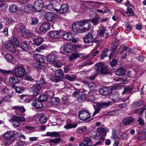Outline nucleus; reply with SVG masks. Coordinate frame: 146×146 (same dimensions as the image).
<instances>
[{
  "instance_id": "nucleus-1",
  "label": "nucleus",
  "mask_w": 146,
  "mask_h": 146,
  "mask_svg": "<svg viewBox=\"0 0 146 146\" xmlns=\"http://www.w3.org/2000/svg\"><path fill=\"white\" fill-rule=\"evenodd\" d=\"M90 22L96 25L98 24L100 22L99 18L89 19L85 20L76 23L72 25L73 31L75 32L83 33L87 32L90 30L91 26Z\"/></svg>"
},
{
  "instance_id": "nucleus-2",
  "label": "nucleus",
  "mask_w": 146,
  "mask_h": 146,
  "mask_svg": "<svg viewBox=\"0 0 146 146\" xmlns=\"http://www.w3.org/2000/svg\"><path fill=\"white\" fill-rule=\"evenodd\" d=\"M12 73L17 77L22 78L26 74L25 67L22 65L17 66L12 70Z\"/></svg>"
},
{
  "instance_id": "nucleus-3",
  "label": "nucleus",
  "mask_w": 146,
  "mask_h": 146,
  "mask_svg": "<svg viewBox=\"0 0 146 146\" xmlns=\"http://www.w3.org/2000/svg\"><path fill=\"white\" fill-rule=\"evenodd\" d=\"M96 32L93 31H90L88 34L83 37L85 43H88L92 42L95 38Z\"/></svg>"
},
{
  "instance_id": "nucleus-4",
  "label": "nucleus",
  "mask_w": 146,
  "mask_h": 146,
  "mask_svg": "<svg viewBox=\"0 0 146 146\" xmlns=\"http://www.w3.org/2000/svg\"><path fill=\"white\" fill-rule=\"evenodd\" d=\"M12 120L13 126L15 127H17L20 125V122L25 121V119L23 117L15 115L12 117Z\"/></svg>"
},
{
  "instance_id": "nucleus-5",
  "label": "nucleus",
  "mask_w": 146,
  "mask_h": 146,
  "mask_svg": "<svg viewBox=\"0 0 146 146\" xmlns=\"http://www.w3.org/2000/svg\"><path fill=\"white\" fill-rule=\"evenodd\" d=\"M105 29L102 28L100 29L97 31V35L96 37L94 39L95 42H98L100 41H102L104 40V34L105 33Z\"/></svg>"
},
{
  "instance_id": "nucleus-6",
  "label": "nucleus",
  "mask_w": 146,
  "mask_h": 146,
  "mask_svg": "<svg viewBox=\"0 0 146 146\" xmlns=\"http://www.w3.org/2000/svg\"><path fill=\"white\" fill-rule=\"evenodd\" d=\"M43 1L42 0H37L34 3L35 9L38 12H41L43 7Z\"/></svg>"
},
{
  "instance_id": "nucleus-7",
  "label": "nucleus",
  "mask_w": 146,
  "mask_h": 146,
  "mask_svg": "<svg viewBox=\"0 0 146 146\" xmlns=\"http://www.w3.org/2000/svg\"><path fill=\"white\" fill-rule=\"evenodd\" d=\"M78 116L81 120H86L90 118V115L86 111L81 110L80 111Z\"/></svg>"
},
{
  "instance_id": "nucleus-8",
  "label": "nucleus",
  "mask_w": 146,
  "mask_h": 146,
  "mask_svg": "<svg viewBox=\"0 0 146 146\" xmlns=\"http://www.w3.org/2000/svg\"><path fill=\"white\" fill-rule=\"evenodd\" d=\"M98 66V70H100L101 74H106L108 72V69L106 67L104 66L101 63L96 64Z\"/></svg>"
},
{
  "instance_id": "nucleus-9",
  "label": "nucleus",
  "mask_w": 146,
  "mask_h": 146,
  "mask_svg": "<svg viewBox=\"0 0 146 146\" xmlns=\"http://www.w3.org/2000/svg\"><path fill=\"white\" fill-rule=\"evenodd\" d=\"M111 92L110 88L108 87H105L103 88L100 89L99 90V93L103 96H106L110 94Z\"/></svg>"
},
{
  "instance_id": "nucleus-10",
  "label": "nucleus",
  "mask_w": 146,
  "mask_h": 146,
  "mask_svg": "<svg viewBox=\"0 0 146 146\" xmlns=\"http://www.w3.org/2000/svg\"><path fill=\"white\" fill-rule=\"evenodd\" d=\"M55 0H49V2H51V1L52 3L48 5L45 6V11H48V10H50V11H53L54 10L56 12H58V10L57 9H54V6L52 5V4H54V2Z\"/></svg>"
},
{
  "instance_id": "nucleus-11",
  "label": "nucleus",
  "mask_w": 146,
  "mask_h": 146,
  "mask_svg": "<svg viewBox=\"0 0 146 146\" xmlns=\"http://www.w3.org/2000/svg\"><path fill=\"white\" fill-rule=\"evenodd\" d=\"M73 47L72 44L70 43L66 44L64 46V51L65 53H70L72 51Z\"/></svg>"
},
{
  "instance_id": "nucleus-12",
  "label": "nucleus",
  "mask_w": 146,
  "mask_h": 146,
  "mask_svg": "<svg viewBox=\"0 0 146 146\" xmlns=\"http://www.w3.org/2000/svg\"><path fill=\"white\" fill-rule=\"evenodd\" d=\"M57 56L54 54H50L46 57V60L48 62L53 64L56 60Z\"/></svg>"
},
{
  "instance_id": "nucleus-13",
  "label": "nucleus",
  "mask_w": 146,
  "mask_h": 146,
  "mask_svg": "<svg viewBox=\"0 0 146 146\" xmlns=\"http://www.w3.org/2000/svg\"><path fill=\"white\" fill-rule=\"evenodd\" d=\"M45 17L47 21H51L54 20L55 19V15L52 12L47 13L45 14Z\"/></svg>"
},
{
  "instance_id": "nucleus-14",
  "label": "nucleus",
  "mask_w": 146,
  "mask_h": 146,
  "mask_svg": "<svg viewBox=\"0 0 146 146\" xmlns=\"http://www.w3.org/2000/svg\"><path fill=\"white\" fill-rule=\"evenodd\" d=\"M40 89V86H38L36 84L34 85L32 87V90L34 96H36L38 95Z\"/></svg>"
},
{
  "instance_id": "nucleus-15",
  "label": "nucleus",
  "mask_w": 146,
  "mask_h": 146,
  "mask_svg": "<svg viewBox=\"0 0 146 146\" xmlns=\"http://www.w3.org/2000/svg\"><path fill=\"white\" fill-rule=\"evenodd\" d=\"M50 24L48 23H45L43 24L40 27V29L42 32L47 31L50 28Z\"/></svg>"
},
{
  "instance_id": "nucleus-16",
  "label": "nucleus",
  "mask_w": 146,
  "mask_h": 146,
  "mask_svg": "<svg viewBox=\"0 0 146 146\" xmlns=\"http://www.w3.org/2000/svg\"><path fill=\"white\" fill-rule=\"evenodd\" d=\"M13 109L15 110V112L19 115L22 114L25 111V110L24 108L18 106H14Z\"/></svg>"
},
{
  "instance_id": "nucleus-17",
  "label": "nucleus",
  "mask_w": 146,
  "mask_h": 146,
  "mask_svg": "<svg viewBox=\"0 0 146 146\" xmlns=\"http://www.w3.org/2000/svg\"><path fill=\"white\" fill-rule=\"evenodd\" d=\"M126 70L124 68L121 67L115 71V74L118 76H121L125 74Z\"/></svg>"
},
{
  "instance_id": "nucleus-18",
  "label": "nucleus",
  "mask_w": 146,
  "mask_h": 146,
  "mask_svg": "<svg viewBox=\"0 0 146 146\" xmlns=\"http://www.w3.org/2000/svg\"><path fill=\"white\" fill-rule=\"evenodd\" d=\"M60 32L57 31H52L50 32L49 35L50 37L54 39L58 38L60 37Z\"/></svg>"
},
{
  "instance_id": "nucleus-19",
  "label": "nucleus",
  "mask_w": 146,
  "mask_h": 146,
  "mask_svg": "<svg viewBox=\"0 0 146 146\" xmlns=\"http://www.w3.org/2000/svg\"><path fill=\"white\" fill-rule=\"evenodd\" d=\"M16 47L17 46L9 42L7 43L5 45L6 48L9 51L13 52L16 51Z\"/></svg>"
},
{
  "instance_id": "nucleus-20",
  "label": "nucleus",
  "mask_w": 146,
  "mask_h": 146,
  "mask_svg": "<svg viewBox=\"0 0 146 146\" xmlns=\"http://www.w3.org/2000/svg\"><path fill=\"white\" fill-rule=\"evenodd\" d=\"M110 103V102H97L96 105L97 107L101 109L106 108L109 106Z\"/></svg>"
},
{
  "instance_id": "nucleus-21",
  "label": "nucleus",
  "mask_w": 146,
  "mask_h": 146,
  "mask_svg": "<svg viewBox=\"0 0 146 146\" xmlns=\"http://www.w3.org/2000/svg\"><path fill=\"white\" fill-rule=\"evenodd\" d=\"M15 29L18 32H22L25 31V28L24 25L22 23L17 24L15 25Z\"/></svg>"
},
{
  "instance_id": "nucleus-22",
  "label": "nucleus",
  "mask_w": 146,
  "mask_h": 146,
  "mask_svg": "<svg viewBox=\"0 0 146 146\" xmlns=\"http://www.w3.org/2000/svg\"><path fill=\"white\" fill-rule=\"evenodd\" d=\"M83 82L85 85H88L89 88L91 90H93L95 89V88L96 87V85L93 82H89L85 80L83 81Z\"/></svg>"
},
{
  "instance_id": "nucleus-23",
  "label": "nucleus",
  "mask_w": 146,
  "mask_h": 146,
  "mask_svg": "<svg viewBox=\"0 0 146 146\" xmlns=\"http://www.w3.org/2000/svg\"><path fill=\"white\" fill-rule=\"evenodd\" d=\"M134 121V119L133 118L131 117H128L124 119L123 120V122L125 125H127Z\"/></svg>"
},
{
  "instance_id": "nucleus-24",
  "label": "nucleus",
  "mask_w": 146,
  "mask_h": 146,
  "mask_svg": "<svg viewBox=\"0 0 146 146\" xmlns=\"http://www.w3.org/2000/svg\"><path fill=\"white\" fill-rule=\"evenodd\" d=\"M69 9V7L68 5L66 4L62 5L59 9V12L60 13L62 14L66 13Z\"/></svg>"
},
{
  "instance_id": "nucleus-25",
  "label": "nucleus",
  "mask_w": 146,
  "mask_h": 146,
  "mask_svg": "<svg viewBox=\"0 0 146 146\" xmlns=\"http://www.w3.org/2000/svg\"><path fill=\"white\" fill-rule=\"evenodd\" d=\"M15 134V132L13 131H7L4 134V138L7 139H10L12 138Z\"/></svg>"
},
{
  "instance_id": "nucleus-26",
  "label": "nucleus",
  "mask_w": 146,
  "mask_h": 146,
  "mask_svg": "<svg viewBox=\"0 0 146 146\" xmlns=\"http://www.w3.org/2000/svg\"><path fill=\"white\" fill-rule=\"evenodd\" d=\"M33 106L37 108H40L43 106L42 102L38 100L37 101H35L32 104Z\"/></svg>"
},
{
  "instance_id": "nucleus-27",
  "label": "nucleus",
  "mask_w": 146,
  "mask_h": 146,
  "mask_svg": "<svg viewBox=\"0 0 146 146\" xmlns=\"http://www.w3.org/2000/svg\"><path fill=\"white\" fill-rule=\"evenodd\" d=\"M73 37V35L70 32L65 33L63 35V38L66 40H71Z\"/></svg>"
},
{
  "instance_id": "nucleus-28",
  "label": "nucleus",
  "mask_w": 146,
  "mask_h": 146,
  "mask_svg": "<svg viewBox=\"0 0 146 146\" xmlns=\"http://www.w3.org/2000/svg\"><path fill=\"white\" fill-rule=\"evenodd\" d=\"M33 57L36 60L41 63H43L45 61L42 55L39 54H36L34 55Z\"/></svg>"
},
{
  "instance_id": "nucleus-29",
  "label": "nucleus",
  "mask_w": 146,
  "mask_h": 146,
  "mask_svg": "<svg viewBox=\"0 0 146 146\" xmlns=\"http://www.w3.org/2000/svg\"><path fill=\"white\" fill-rule=\"evenodd\" d=\"M17 77L13 76H11L9 78V81L11 83L13 84H18L19 82V81Z\"/></svg>"
},
{
  "instance_id": "nucleus-30",
  "label": "nucleus",
  "mask_w": 146,
  "mask_h": 146,
  "mask_svg": "<svg viewBox=\"0 0 146 146\" xmlns=\"http://www.w3.org/2000/svg\"><path fill=\"white\" fill-rule=\"evenodd\" d=\"M21 48L24 51H27L29 49L28 43L26 41H22L21 44Z\"/></svg>"
},
{
  "instance_id": "nucleus-31",
  "label": "nucleus",
  "mask_w": 146,
  "mask_h": 146,
  "mask_svg": "<svg viewBox=\"0 0 146 146\" xmlns=\"http://www.w3.org/2000/svg\"><path fill=\"white\" fill-rule=\"evenodd\" d=\"M60 102L59 99L57 97H53L50 100V103L54 105H57L59 104Z\"/></svg>"
},
{
  "instance_id": "nucleus-32",
  "label": "nucleus",
  "mask_w": 146,
  "mask_h": 146,
  "mask_svg": "<svg viewBox=\"0 0 146 146\" xmlns=\"http://www.w3.org/2000/svg\"><path fill=\"white\" fill-rule=\"evenodd\" d=\"M9 42L16 46H19L20 44L18 40L14 36L12 37L11 41Z\"/></svg>"
},
{
  "instance_id": "nucleus-33",
  "label": "nucleus",
  "mask_w": 146,
  "mask_h": 146,
  "mask_svg": "<svg viewBox=\"0 0 146 146\" xmlns=\"http://www.w3.org/2000/svg\"><path fill=\"white\" fill-rule=\"evenodd\" d=\"M46 135L47 136H50L52 137H59L60 134L58 132H47L46 133Z\"/></svg>"
},
{
  "instance_id": "nucleus-34",
  "label": "nucleus",
  "mask_w": 146,
  "mask_h": 146,
  "mask_svg": "<svg viewBox=\"0 0 146 146\" xmlns=\"http://www.w3.org/2000/svg\"><path fill=\"white\" fill-rule=\"evenodd\" d=\"M97 131L99 134L102 136H105L106 135V130L104 128L100 127L97 129Z\"/></svg>"
},
{
  "instance_id": "nucleus-35",
  "label": "nucleus",
  "mask_w": 146,
  "mask_h": 146,
  "mask_svg": "<svg viewBox=\"0 0 146 146\" xmlns=\"http://www.w3.org/2000/svg\"><path fill=\"white\" fill-rule=\"evenodd\" d=\"M146 109L144 108H141L136 109L135 110V113L137 115H142Z\"/></svg>"
},
{
  "instance_id": "nucleus-36",
  "label": "nucleus",
  "mask_w": 146,
  "mask_h": 146,
  "mask_svg": "<svg viewBox=\"0 0 146 146\" xmlns=\"http://www.w3.org/2000/svg\"><path fill=\"white\" fill-rule=\"evenodd\" d=\"M63 78L62 77L55 75L52 76L51 78V80L56 82H60L62 80Z\"/></svg>"
},
{
  "instance_id": "nucleus-37",
  "label": "nucleus",
  "mask_w": 146,
  "mask_h": 146,
  "mask_svg": "<svg viewBox=\"0 0 146 146\" xmlns=\"http://www.w3.org/2000/svg\"><path fill=\"white\" fill-rule=\"evenodd\" d=\"M18 7L15 5H12L10 6L9 11L12 13H15L18 10Z\"/></svg>"
},
{
  "instance_id": "nucleus-38",
  "label": "nucleus",
  "mask_w": 146,
  "mask_h": 146,
  "mask_svg": "<svg viewBox=\"0 0 146 146\" xmlns=\"http://www.w3.org/2000/svg\"><path fill=\"white\" fill-rule=\"evenodd\" d=\"M65 78L67 80L72 82L75 79L76 77L74 75L67 74L65 75Z\"/></svg>"
},
{
  "instance_id": "nucleus-39",
  "label": "nucleus",
  "mask_w": 146,
  "mask_h": 146,
  "mask_svg": "<svg viewBox=\"0 0 146 146\" xmlns=\"http://www.w3.org/2000/svg\"><path fill=\"white\" fill-rule=\"evenodd\" d=\"M5 59L8 62H11L13 61V57L12 55L9 54H7L4 56Z\"/></svg>"
},
{
  "instance_id": "nucleus-40",
  "label": "nucleus",
  "mask_w": 146,
  "mask_h": 146,
  "mask_svg": "<svg viewBox=\"0 0 146 146\" xmlns=\"http://www.w3.org/2000/svg\"><path fill=\"white\" fill-rule=\"evenodd\" d=\"M80 54L77 53H72L71 55L68 57V58L70 61L76 59L78 57H80Z\"/></svg>"
},
{
  "instance_id": "nucleus-41",
  "label": "nucleus",
  "mask_w": 146,
  "mask_h": 146,
  "mask_svg": "<svg viewBox=\"0 0 146 146\" xmlns=\"http://www.w3.org/2000/svg\"><path fill=\"white\" fill-rule=\"evenodd\" d=\"M87 96L84 94H80L78 97L77 100L80 102H82L85 101L86 100Z\"/></svg>"
},
{
  "instance_id": "nucleus-42",
  "label": "nucleus",
  "mask_w": 146,
  "mask_h": 146,
  "mask_svg": "<svg viewBox=\"0 0 146 146\" xmlns=\"http://www.w3.org/2000/svg\"><path fill=\"white\" fill-rule=\"evenodd\" d=\"M43 39L41 38H37L34 40V43L36 45H40L43 41Z\"/></svg>"
},
{
  "instance_id": "nucleus-43",
  "label": "nucleus",
  "mask_w": 146,
  "mask_h": 146,
  "mask_svg": "<svg viewBox=\"0 0 146 146\" xmlns=\"http://www.w3.org/2000/svg\"><path fill=\"white\" fill-rule=\"evenodd\" d=\"M0 92L5 94H8L9 92V89L6 87L1 85H0Z\"/></svg>"
},
{
  "instance_id": "nucleus-44",
  "label": "nucleus",
  "mask_w": 146,
  "mask_h": 146,
  "mask_svg": "<svg viewBox=\"0 0 146 146\" xmlns=\"http://www.w3.org/2000/svg\"><path fill=\"white\" fill-rule=\"evenodd\" d=\"M54 75L63 78V71L60 69L56 70L54 72Z\"/></svg>"
},
{
  "instance_id": "nucleus-45",
  "label": "nucleus",
  "mask_w": 146,
  "mask_h": 146,
  "mask_svg": "<svg viewBox=\"0 0 146 146\" xmlns=\"http://www.w3.org/2000/svg\"><path fill=\"white\" fill-rule=\"evenodd\" d=\"M77 124L70 123L65 125L64 127L66 129H69L72 128H74L77 126Z\"/></svg>"
},
{
  "instance_id": "nucleus-46",
  "label": "nucleus",
  "mask_w": 146,
  "mask_h": 146,
  "mask_svg": "<svg viewBox=\"0 0 146 146\" xmlns=\"http://www.w3.org/2000/svg\"><path fill=\"white\" fill-rule=\"evenodd\" d=\"M127 11L125 13L127 15V16H129L131 15V14H133V16H135V15L133 13V10L131 7H127Z\"/></svg>"
},
{
  "instance_id": "nucleus-47",
  "label": "nucleus",
  "mask_w": 146,
  "mask_h": 146,
  "mask_svg": "<svg viewBox=\"0 0 146 146\" xmlns=\"http://www.w3.org/2000/svg\"><path fill=\"white\" fill-rule=\"evenodd\" d=\"M47 119V118L46 116H45L44 115H42V116L40 117L39 121L40 123L44 124L46 122Z\"/></svg>"
},
{
  "instance_id": "nucleus-48",
  "label": "nucleus",
  "mask_w": 146,
  "mask_h": 146,
  "mask_svg": "<svg viewBox=\"0 0 146 146\" xmlns=\"http://www.w3.org/2000/svg\"><path fill=\"white\" fill-rule=\"evenodd\" d=\"M48 98V96L47 95L45 94L41 95L38 98V100L41 102L45 101H46Z\"/></svg>"
},
{
  "instance_id": "nucleus-49",
  "label": "nucleus",
  "mask_w": 146,
  "mask_h": 146,
  "mask_svg": "<svg viewBox=\"0 0 146 146\" xmlns=\"http://www.w3.org/2000/svg\"><path fill=\"white\" fill-rule=\"evenodd\" d=\"M108 52V49L106 48L104 49L103 50L101 55L100 58L101 59H103L105 58L107 56Z\"/></svg>"
},
{
  "instance_id": "nucleus-50",
  "label": "nucleus",
  "mask_w": 146,
  "mask_h": 146,
  "mask_svg": "<svg viewBox=\"0 0 146 146\" xmlns=\"http://www.w3.org/2000/svg\"><path fill=\"white\" fill-rule=\"evenodd\" d=\"M88 101L91 102H94V101L96 100L95 97L91 92L89 93V96H88Z\"/></svg>"
},
{
  "instance_id": "nucleus-51",
  "label": "nucleus",
  "mask_w": 146,
  "mask_h": 146,
  "mask_svg": "<svg viewBox=\"0 0 146 146\" xmlns=\"http://www.w3.org/2000/svg\"><path fill=\"white\" fill-rule=\"evenodd\" d=\"M86 127L85 126H82L79 127L77 130V132L80 134H82L86 130Z\"/></svg>"
},
{
  "instance_id": "nucleus-52",
  "label": "nucleus",
  "mask_w": 146,
  "mask_h": 146,
  "mask_svg": "<svg viewBox=\"0 0 146 146\" xmlns=\"http://www.w3.org/2000/svg\"><path fill=\"white\" fill-rule=\"evenodd\" d=\"M132 91V89L131 88L128 86L125 87L124 90L122 93L123 94H126L131 92Z\"/></svg>"
},
{
  "instance_id": "nucleus-53",
  "label": "nucleus",
  "mask_w": 146,
  "mask_h": 146,
  "mask_svg": "<svg viewBox=\"0 0 146 146\" xmlns=\"http://www.w3.org/2000/svg\"><path fill=\"white\" fill-rule=\"evenodd\" d=\"M142 104V102L141 101H138L137 102L133 103L131 107L132 108H134L139 106Z\"/></svg>"
},
{
  "instance_id": "nucleus-54",
  "label": "nucleus",
  "mask_w": 146,
  "mask_h": 146,
  "mask_svg": "<svg viewBox=\"0 0 146 146\" xmlns=\"http://www.w3.org/2000/svg\"><path fill=\"white\" fill-rule=\"evenodd\" d=\"M60 140V138L59 137H58L54 139H50L49 141L52 143H54L55 144H57L59 143Z\"/></svg>"
},
{
  "instance_id": "nucleus-55",
  "label": "nucleus",
  "mask_w": 146,
  "mask_h": 146,
  "mask_svg": "<svg viewBox=\"0 0 146 146\" xmlns=\"http://www.w3.org/2000/svg\"><path fill=\"white\" fill-rule=\"evenodd\" d=\"M93 64L92 62H90L88 61L84 62L79 65L80 68H82L87 65H91Z\"/></svg>"
},
{
  "instance_id": "nucleus-56",
  "label": "nucleus",
  "mask_w": 146,
  "mask_h": 146,
  "mask_svg": "<svg viewBox=\"0 0 146 146\" xmlns=\"http://www.w3.org/2000/svg\"><path fill=\"white\" fill-rule=\"evenodd\" d=\"M92 137L94 139L97 140L99 138V135L95 131L92 132L91 134Z\"/></svg>"
},
{
  "instance_id": "nucleus-57",
  "label": "nucleus",
  "mask_w": 146,
  "mask_h": 146,
  "mask_svg": "<svg viewBox=\"0 0 146 146\" xmlns=\"http://www.w3.org/2000/svg\"><path fill=\"white\" fill-rule=\"evenodd\" d=\"M15 89L16 92L18 93H22L24 91L23 88L21 87L17 86Z\"/></svg>"
},
{
  "instance_id": "nucleus-58",
  "label": "nucleus",
  "mask_w": 146,
  "mask_h": 146,
  "mask_svg": "<svg viewBox=\"0 0 146 146\" xmlns=\"http://www.w3.org/2000/svg\"><path fill=\"white\" fill-rule=\"evenodd\" d=\"M33 66L37 68L40 69L42 67V65L40 63L36 62L33 64Z\"/></svg>"
},
{
  "instance_id": "nucleus-59",
  "label": "nucleus",
  "mask_w": 146,
  "mask_h": 146,
  "mask_svg": "<svg viewBox=\"0 0 146 146\" xmlns=\"http://www.w3.org/2000/svg\"><path fill=\"white\" fill-rule=\"evenodd\" d=\"M45 48V47L42 45H41L39 47L37 48L36 50L38 52H41L42 50H44Z\"/></svg>"
},
{
  "instance_id": "nucleus-60",
  "label": "nucleus",
  "mask_w": 146,
  "mask_h": 146,
  "mask_svg": "<svg viewBox=\"0 0 146 146\" xmlns=\"http://www.w3.org/2000/svg\"><path fill=\"white\" fill-rule=\"evenodd\" d=\"M55 67L60 68L62 66V64L60 62H57L56 60L52 64Z\"/></svg>"
},
{
  "instance_id": "nucleus-61",
  "label": "nucleus",
  "mask_w": 146,
  "mask_h": 146,
  "mask_svg": "<svg viewBox=\"0 0 146 146\" xmlns=\"http://www.w3.org/2000/svg\"><path fill=\"white\" fill-rule=\"evenodd\" d=\"M117 60L113 59L110 62V65L112 67H113L117 64Z\"/></svg>"
},
{
  "instance_id": "nucleus-62",
  "label": "nucleus",
  "mask_w": 146,
  "mask_h": 146,
  "mask_svg": "<svg viewBox=\"0 0 146 146\" xmlns=\"http://www.w3.org/2000/svg\"><path fill=\"white\" fill-rule=\"evenodd\" d=\"M45 82L44 80L42 78L39 81L36 82L35 84L38 86H40V85L44 84Z\"/></svg>"
},
{
  "instance_id": "nucleus-63",
  "label": "nucleus",
  "mask_w": 146,
  "mask_h": 146,
  "mask_svg": "<svg viewBox=\"0 0 146 146\" xmlns=\"http://www.w3.org/2000/svg\"><path fill=\"white\" fill-rule=\"evenodd\" d=\"M112 138L116 140L117 139V136L116 134V131L115 130L113 129L112 131Z\"/></svg>"
},
{
  "instance_id": "nucleus-64",
  "label": "nucleus",
  "mask_w": 146,
  "mask_h": 146,
  "mask_svg": "<svg viewBox=\"0 0 146 146\" xmlns=\"http://www.w3.org/2000/svg\"><path fill=\"white\" fill-rule=\"evenodd\" d=\"M38 23V20L35 17L33 18L32 19L31 24L34 25L37 24Z\"/></svg>"
}]
</instances>
